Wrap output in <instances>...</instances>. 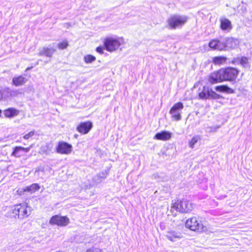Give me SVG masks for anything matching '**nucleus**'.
I'll return each mask as SVG.
<instances>
[{
    "label": "nucleus",
    "mask_w": 252,
    "mask_h": 252,
    "mask_svg": "<svg viewBox=\"0 0 252 252\" xmlns=\"http://www.w3.org/2000/svg\"><path fill=\"white\" fill-rule=\"evenodd\" d=\"M239 73V70L235 67L221 68L211 73L209 76L208 81L211 84L224 81L235 82Z\"/></svg>",
    "instance_id": "obj_1"
},
{
    "label": "nucleus",
    "mask_w": 252,
    "mask_h": 252,
    "mask_svg": "<svg viewBox=\"0 0 252 252\" xmlns=\"http://www.w3.org/2000/svg\"><path fill=\"white\" fill-rule=\"evenodd\" d=\"M31 207L27 203L14 205L10 211V215L14 218L23 220L29 216L31 213Z\"/></svg>",
    "instance_id": "obj_2"
},
{
    "label": "nucleus",
    "mask_w": 252,
    "mask_h": 252,
    "mask_svg": "<svg viewBox=\"0 0 252 252\" xmlns=\"http://www.w3.org/2000/svg\"><path fill=\"white\" fill-rule=\"evenodd\" d=\"M188 18L185 15H173L167 20L170 29H175L182 27L187 21Z\"/></svg>",
    "instance_id": "obj_3"
},
{
    "label": "nucleus",
    "mask_w": 252,
    "mask_h": 252,
    "mask_svg": "<svg viewBox=\"0 0 252 252\" xmlns=\"http://www.w3.org/2000/svg\"><path fill=\"white\" fill-rule=\"evenodd\" d=\"M198 97L201 99H218L222 96L213 91L208 86H204L198 93Z\"/></svg>",
    "instance_id": "obj_4"
},
{
    "label": "nucleus",
    "mask_w": 252,
    "mask_h": 252,
    "mask_svg": "<svg viewBox=\"0 0 252 252\" xmlns=\"http://www.w3.org/2000/svg\"><path fill=\"white\" fill-rule=\"evenodd\" d=\"M173 208L179 212L188 213L192 210L193 206L189 201L183 199L174 203Z\"/></svg>",
    "instance_id": "obj_5"
},
{
    "label": "nucleus",
    "mask_w": 252,
    "mask_h": 252,
    "mask_svg": "<svg viewBox=\"0 0 252 252\" xmlns=\"http://www.w3.org/2000/svg\"><path fill=\"white\" fill-rule=\"evenodd\" d=\"M186 226L191 230L197 232H203L207 230L201 221H198L196 217H192L186 221Z\"/></svg>",
    "instance_id": "obj_6"
},
{
    "label": "nucleus",
    "mask_w": 252,
    "mask_h": 252,
    "mask_svg": "<svg viewBox=\"0 0 252 252\" xmlns=\"http://www.w3.org/2000/svg\"><path fill=\"white\" fill-rule=\"evenodd\" d=\"M184 108L183 103L181 102H178L174 104L171 108L169 113L171 117L175 121H179L181 119V112Z\"/></svg>",
    "instance_id": "obj_7"
},
{
    "label": "nucleus",
    "mask_w": 252,
    "mask_h": 252,
    "mask_svg": "<svg viewBox=\"0 0 252 252\" xmlns=\"http://www.w3.org/2000/svg\"><path fill=\"white\" fill-rule=\"evenodd\" d=\"M120 45L121 43L118 39L112 37L106 38L104 41V48L109 52H113L116 50Z\"/></svg>",
    "instance_id": "obj_8"
},
{
    "label": "nucleus",
    "mask_w": 252,
    "mask_h": 252,
    "mask_svg": "<svg viewBox=\"0 0 252 252\" xmlns=\"http://www.w3.org/2000/svg\"><path fill=\"white\" fill-rule=\"evenodd\" d=\"M69 219L66 216L55 215L51 217L50 223L60 226H65L69 223Z\"/></svg>",
    "instance_id": "obj_9"
},
{
    "label": "nucleus",
    "mask_w": 252,
    "mask_h": 252,
    "mask_svg": "<svg viewBox=\"0 0 252 252\" xmlns=\"http://www.w3.org/2000/svg\"><path fill=\"white\" fill-rule=\"evenodd\" d=\"M72 151V146L67 142L62 141L58 142L56 152L61 154L68 155Z\"/></svg>",
    "instance_id": "obj_10"
},
{
    "label": "nucleus",
    "mask_w": 252,
    "mask_h": 252,
    "mask_svg": "<svg viewBox=\"0 0 252 252\" xmlns=\"http://www.w3.org/2000/svg\"><path fill=\"white\" fill-rule=\"evenodd\" d=\"M18 94L17 90H12L8 87H4L0 90L1 99L7 100L11 97H14Z\"/></svg>",
    "instance_id": "obj_11"
},
{
    "label": "nucleus",
    "mask_w": 252,
    "mask_h": 252,
    "mask_svg": "<svg viewBox=\"0 0 252 252\" xmlns=\"http://www.w3.org/2000/svg\"><path fill=\"white\" fill-rule=\"evenodd\" d=\"M93 127L92 122L88 121L81 122L77 126V130L82 134H86L89 132Z\"/></svg>",
    "instance_id": "obj_12"
},
{
    "label": "nucleus",
    "mask_w": 252,
    "mask_h": 252,
    "mask_svg": "<svg viewBox=\"0 0 252 252\" xmlns=\"http://www.w3.org/2000/svg\"><path fill=\"white\" fill-rule=\"evenodd\" d=\"M209 46L213 50L225 51L223 38L220 39H213L209 43Z\"/></svg>",
    "instance_id": "obj_13"
},
{
    "label": "nucleus",
    "mask_w": 252,
    "mask_h": 252,
    "mask_svg": "<svg viewBox=\"0 0 252 252\" xmlns=\"http://www.w3.org/2000/svg\"><path fill=\"white\" fill-rule=\"evenodd\" d=\"M225 51L230 49H234L239 45V42L236 38L226 37L223 38Z\"/></svg>",
    "instance_id": "obj_14"
},
{
    "label": "nucleus",
    "mask_w": 252,
    "mask_h": 252,
    "mask_svg": "<svg viewBox=\"0 0 252 252\" xmlns=\"http://www.w3.org/2000/svg\"><path fill=\"white\" fill-rule=\"evenodd\" d=\"M56 52V49L49 46V47H43L40 49L38 55L39 56H45L47 57H51Z\"/></svg>",
    "instance_id": "obj_15"
},
{
    "label": "nucleus",
    "mask_w": 252,
    "mask_h": 252,
    "mask_svg": "<svg viewBox=\"0 0 252 252\" xmlns=\"http://www.w3.org/2000/svg\"><path fill=\"white\" fill-rule=\"evenodd\" d=\"M172 133L170 132L163 130L160 132L157 133L154 136V139L166 141L169 140L171 138Z\"/></svg>",
    "instance_id": "obj_16"
},
{
    "label": "nucleus",
    "mask_w": 252,
    "mask_h": 252,
    "mask_svg": "<svg viewBox=\"0 0 252 252\" xmlns=\"http://www.w3.org/2000/svg\"><path fill=\"white\" fill-rule=\"evenodd\" d=\"M220 28L223 31L229 32L232 29L231 21L225 18H220Z\"/></svg>",
    "instance_id": "obj_17"
},
{
    "label": "nucleus",
    "mask_w": 252,
    "mask_h": 252,
    "mask_svg": "<svg viewBox=\"0 0 252 252\" xmlns=\"http://www.w3.org/2000/svg\"><path fill=\"white\" fill-rule=\"evenodd\" d=\"M28 81V79L23 75L14 77L12 78V84L18 87L24 85Z\"/></svg>",
    "instance_id": "obj_18"
},
{
    "label": "nucleus",
    "mask_w": 252,
    "mask_h": 252,
    "mask_svg": "<svg viewBox=\"0 0 252 252\" xmlns=\"http://www.w3.org/2000/svg\"><path fill=\"white\" fill-rule=\"evenodd\" d=\"M182 234L181 232L174 230H170L167 232L166 237L171 241L174 242L176 239L181 238Z\"/></svg>",
    "instance_id": "obj_19"
},
{
    "label": "nucleus",
    "mask_w": 252,
    "mask_h": 252,
    "mask_svg": "<svg viewBox=\"0 0 252 252\" xmlns=\"http://www.w3.org/2000/svg\"><path fill=\"white\" fill-rule=\"evenodd\" d=\"M215 89L216 91L219 92L226 93L228 94H233L234 91L227 86V85H219L215 87Z\"/></svg>",
    "instance_id": "obj_20"
},
{
    "label": "nucleus",
    "mask_w": 252,
    "mask_h": 252,
    "mask_svg": "<svg viewBox=\"0 0 252 252\" xmlns=\"http://www.w3.org/2000/svg\"><path fill=\"white\" fill-rule=\"evenodd\" d=\"M3 113L6 117L12 118L18 114L19 111L14 108L11 107L4 110Z\"/></svg>",
    "instance_id": "obj_21"
},
{
    "label": "nucleus",
    "mask_w": 252,
    "mask_h": 252,
    "mask_svg": "<svg viewBox=\"0 0 252 252\" xmlns=\"http://www.w3.org/2000/svg\"><path fill=\"white\" fill-rule=\"evenodd\" d=\"M29 150V149H26L21 146H16L14 148L11 156L15 157H20L21 156V154L20 153L21 151L28 152Z\"/></svg>",
    "instance_id": "obj_22"
},
{
    "label": "nucleus",
    "mask_w": 252,
    "mask_h": 252,
    "mask_svg": "<svg viewBox=\"0 0 252 252\" xmlns=\"http://www.w3.org/2000/svg\"><path fill=\"white\" fill-rule=\"evenodd\" d=\"M39 189V185L38 184L34 183L32 184L31 186L26 187L24 190L31 193H33L36 191L38 190Z\"/></svg>",
    "instance_id": "obj_23"
},
{
    "label": "nucleus",
    "mask_w": 252,
    "mask_h": 252,
    "mask_svg": "<svg viewBox=\"0 0 252 252\" xmlns=\"http://www.w3.org/2000/svg\"><path fill=\"white\" fill-rule=\"evenodd\" d=\"M227 60V58L224 56L216 57L213 58V62L215 64H220L225 63Z\"/></svg>",
    "instance_id": "obj_24"
},
{
    "label": "nucleus",
    "mask_w": 252,
    "mask_h": 252,
    "mask_svg": "<svg viewBox=\"0 0 252 252\" xmlns=\"http://www.w3.org/2000/svg\"><path fill=\"white\" fill-rule=\"evenodd\" d=\"M200 137L199 135L194 136L192 139L189 142V145L190 148L193 149L197 142L200 140Z\"/></svg>",
    "instance_id": "obj_25"
},
{
    "label": "nucleus",
    "mask_w": 252,
    "mask_h": 252,
    "mask_svg": "<svg viewBox=\"0 0 252 252\" xmlns=\"http://www.w3.org/2000/svg\"><path fill=\"white\" fill-rule=\"evenodd\" d=\"M240 64L245 68L250 67V65L248 62V58L245 56H243L240 58Z\"/></svg>",
    "instance_id": "obj_26"
},
{
    "label": "nucleus",
    "mask_w": 252,
    "mask_h": 252,
    "mask_svg": "<svg viewBox=\"0 0 252 252\" xmlns=\"http://www.w3.org/2000/svg\"><path fill=\"white\" fill-rule=\"evenodd\" d=\"M57 46L60 49L63 50L66 49L68 46V43L66 40L59 42Z\"/></svg>",
    "instance_id": "obj_27"
},
{
    "label": "nucleus",
    "mask_w": 252,
    "mask_h": 252,
    "mask_svg": "<svg viewBox=\"0 0 252 252\" xmlns=\"http://www.w3.org/2000/svg\"><path fill=\"white\" fill-rule=\"evenodd\" d=\"M84 59L86 63H91L95 60V57L91 55H88L84 57Z\"/></svg>",
    "instance_id": "obj_28"
},
{
    "label": "nucleus",
    "mask_w": 252,
    "mask_h": 252,
    "mask_svg": "<svg viewBox=\"0 0 252 252\" xmlns=\"http://www.w3.org/2000/svg\"><path fill=\"white\" fill-rule=\"evenodd\" d=\"M220 127L219 126H208L206 128V130L207 132H215Z\"/></svg>",
    "instance_id": "obj_29"
},
{
    "label": "nucleus",
    "mask_w": 252,
    "mask_h": 252,
    "mask_svg": "<svg viewBox=\"0 0 252 252\" xmlns=\"http://www.w3.org/2000/svg\"><path fill=\"white\" fill-rule=\"evenodd\" d=\"M107 174L108 172L106 170H104L98 173L97 176L99 178L104 179L106 178Z\"/></svg>",
    "instance_id": "obj_30"
},
{
    "label": "nucleus",
    "mask_w": 252,
    "mask_h": 252,
    "mask_svg": "<svg viewBox=\"0 0 252 252\" xmlns=\"http://www.w3.org/2000/svg\"><path fill=\"white\" fill-rule=\"evenodd\" d=\"M240 62V58H234L231 61V63L234 65L239 64Z\"/></svg>",
    "instance_id": "obj_31"
},
{
    "label": "nucleus",
    "mask_w": 252,
    "mask_h": 252,
    "mask_svg": "<svg viewBox=\"0 0 252 252\" xmlns=\"http://www.w3.org/2000/svg\"><path fill=\"white\" fill-rule=\"evenodd\" d=\"M34 131H30V132H29L28 133L25 134L24 136V138L25 139H29L30 138L32 137L33 135H34Z\"/></svg>",
    "instance_id": "obj_32"
},
{
    "label": "nucleus",
    "mask_w": 252,
    "mask_h": 252,
    "mask_svg": "<svg viewBox=\"0 0 252 252\" xmlns=\"http://www.w3.org/2000/svg\"><path fill=\"white\" fill-rule=\"evenodd\" d=\"M86 252H102V251L99 249L93 248L88 249Z\"/></svg>",
    "instance_id": "obj_33"
},
{
    "label": "nucleus",
    "mask_w": 252,
    "mask_h": 252,
    "mask_svg": "<svg viewBox=\"0 0 252 252\" xmlns=\"http://www.w3.org/2000/svg\"><path fill=\"white\" fill-rule=\"evenodd\" d=\"M96 51L100 54H103V48L102 46H98L96 48Z\"/></svg>",
    "instance_id": "obj_34"
},
{
    "label": "nucleus",
    "mask_w": 252,
    "mask_h": 252,
    "mask_svg": "<svg viewBox=\"0 0 252 252\" xmlns=\"http://www.w3.org/2000/svg\"><path fill=\"white\" fill-rule=\"evenodd\" d=\"M227 197L226 195H221L218 197V199L222 200L225 199Z\"/></svg>",
    "instance_id": "obj_35"
},
{
    "label": "nucleus",
    "mask_w": 252,
    "mask_h": 252,
    "mask_svg": "<svg viewBox=\"0 0 252 252\" xmlns=\"http://www.w3.org/2000/svg\"><path fill=\"white\" fill-rule=\"evenodd\" d=\"M160 227L162 229H164V227L163 226V223H161L160 224Z\"/></svg>",
    "instance_id": "obj_36"
}]
</instances>
